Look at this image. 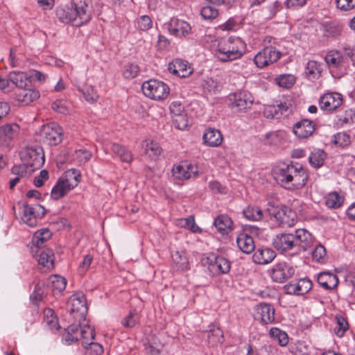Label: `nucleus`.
Returning a JSON list of instances; mask_svg holds the SVG:
<instances>
[{
	"label": "nucleus",
	"instance_id": "c03bdc74",
	"mask_svg": "<svg viewBox=\"0 0 355 355\" xmlns=\"http://www.w3.org/2000/svg\"><path fill=\"white\" fill-rule=\"evenodd\" d=\"M343 197L337 192H331L329 193L326 198V205L331 209H337L343 203Z\"/></svg>",
	"mask_w": 355,
	"mask_h": 355
},
{
	"label": "nucleus",
	"instance_id": "0eeeda50",
	"mask_svg": "<svg viewBox=\"0 0 355 355\" xmlns=\"http://www.w3.org/2000/svg\"><path fill=\"white\" fill-rule=\"evenodd\" d=\"M268 211L282 227H291L297 220L296 213L285 205L271 206Z\"/></svg>",
	"mask_w": 355,
	"mask_h": 355
},
{
	"label": "nucleus",
	"instance_id": "412c9836",
	"mask_svg": "<svg viewBox=\"0 0 355 355\" xmlns=\"http://www.w3.org/2000/svg\"><path fill=\"white\" fill-rule=\"evenodd\" d=\"M275 257V252L268 246L257 245L252 259L255 263L266 265L270 263Z\"/></svg>",
	"mask_w": 355,
	"mask_h": 355
},
{
	"label": "nucleus",
	"instance_id": "de8ad7c7",
	"mask_svg": "<svg viewBox=\"0 0 355 355\" xmlns=\"http://www.w3.org/2000/svg\"><path fill=\"white\" fill-rule=\"evenodd\" d=\"M321 71V64L315 60H309L305 67L306 75L312 78L318 77Z\"/></svg>",
	"mask_w": 355,
	"mask_h": 355
},
{
	"label": "nucleus",
	"instance_id": "09e8293b",
	"mask_svg": "<svg viewBox=\"0 0 355 355\" xmlns=\"http://www.w3.org/2000/svg\"><path fill=\"white\" fill-rule=\"evenodd\" d=\"M312 258L318 263H325L327 260V254L324 245H315L312 252Z\"/></svg>",
	"mask_w": 355,
	"mask_h": 355
},
{
	"label": "nucleus",
	"instance_id": "dca6fc26",
	"mask_svg": "<svg viewBox=\"0 0 355 355\" xmlns=\"http://www.w3.org/2000/svg\"><path fill=\"white\" fill-rule=\"evenodd\" d=\"M20 132L19 126L15 123H5L0 126V144L2 146L9 147L17 138Z\"/></svg>",
	"mask_w": 355,
	"mask_h": 355
},
{
	"label": "nucleus",
	"instance_id": "c756f323",
	"mask_svg": "<svg viewBox=\"0 0 355 355\" xmlns=\"http://www.w3.org/2000/svg\"><path fill=\"white\" fill-rule=\"evenodd\" d=\"M214 225L222 234H227L232 230L233 222L227 215H220L214 220Z\"/></svg>",
	"mask_w": 355,
	"mask_h": 355
},
{
	"label": "nucleus",
	"instance_id": "f704fd0d",
	"mask_svg": "<svg viewBox=\"0 0 355 355\" xmlns=\"http://www.w3.org/2000/svg\"><path fill=\"white\" fill-rule=\"evenodd\" d=\"M43 324L51 331H56L60 328L58 320L51 309H46L44 311Z\"/></svg>",
	"mask_w": 355,
	"mask_h": 355
},
{
	"label": "nucleus",
	"instance_id": "4be33fe9",
	"mask_svg": "<svg viewBox=\"0 0 355 355\" xmlns=\"http://www.w3.org/2000/svg\"><path fill=\"white\" fill-rule=\"evenodd\" d=\"M168 69L171 73L181 78L188 77L192 73L191 67L188 62L181 59L173 60L169 63Z\"/></svg>",
	"mask_w": 355,
	"mask_h": 355
},
{
	"label": "nucleus",
	"instance_id": "ddd939ff",
	"mask_svg": "<svg viewBox=\"0 0 355 355\" xmlns=\"http://www.w3.org/2000/svg\"><path fill=\"white\" fill-rule=\"evenodd\" d=\"M46 213L43 206L39 204L33 205L26 204L23 207L22 221L30 227L37 225V218H42Z\"/></svg>",
	"mask_w": 355,
	"mask_h": 355
},
{
	"label": "nucleus",
	"instance_id": "bf43d9fd",
	"mask_svg": "<svg viewBox=\"0 0 355 355\" xmlns=\"http://www.w3.org/2000/svg\"><path fill=\"white\" fill-rule=\"evenodd\" d=\"M290 352L293 355H308V348L304 342L297 341L290 347Z\"/></svg>",
	"mask_w": 355,
	"mask_h": 355
},
{
	"label": "nucleus",
	"instance_id": "052dcab7",
	"mask_svg": "<svg viewBox=\"0 0 355 355\" xmlns=\"http://www.w3.org/2000/svg\"><path fill=\"white\" fill-rule=\"evenodd\" d=\"M44 286V283L39 282L35 285L33 293L31 295L30 299L33 303H37L41 301L44 295L42 287Z\"/></svg>",
	"mask_w": 355,
	"mask_h": 355
},
{
	"label": "nucleus",
	"instance_id": "69168bd1",
	"mask_svg": "<svg viewBox=\"0 0 355 355\" xmlns=\"http://www.w3.org/2000/svg\"><path fill=\"white\" fill-rule=\"evenodd\" d=\"M335 144L342 148L348 146L350 143V137L345 132H339L335 135Z\"/></svg>",
	"mask_w": 355,
	"mask_h": 355
},
{
	"label": "nucleus",
	"instance_id": "5701e85b",
	"mask_svg": "<svg viewBox=\"0 0 355 355\" xmlns=\"http://www.w3.org/2000/svg\"><path fill=\"white\" fill-rule=\"evenodd\" d=\"M315 125L309 119H303L296 123L293 127V133L300 139H306L313 133Z\"/></svg>",
	"mask_w": 355,
	"mask_h": 355
},
{
	"label": "nucleus",
	"instance_id": "9b49d317",
	"mask_svg": "<svg viewBox=\"0 0 355 355\" xmlns=\"http://www.w3.org/2000/svg\"><path fill=\"white\" fill-rule=\"evenodd\" d=\"M282 53L273 46H267L259 51L254 58V62L259 68H263L277 62Z\"/></svg>",
	"mask_w": 355,
	"mask_h": 355
},
{
	"label": "nucleus",
	"instance_id": "6e6d98bb",
	"mask_svg": "<svg viewBox=\"0 0 355 355\" xmlns=\"http://www.w3.org/2000/svg\"><path fill=\"white\" fill-rule=\"evenodd\" d=\"M182 227L191 230L192 232H199L201 229L196 224L195 219L193 216H190L186 218H182L179 223Z\"/></svg>",
	"mask_w": 355,
	"mask_h": 355
},
{
	"label": "nucleus",
	"instance_id": "37998d69",
	"mask_svg": "<svg viewBox=\"0 0 355 355\" xmlns=\"http://www.w3.org/2000/svg\"><path fill=\"white\" fill-rule=\"evenodd\" d=\"M52 236L51 232L47 228L37 230L33 236V244H40L48 241Z\"/></svg>",
	"mask_w": 355,
	"mask_h": 355
},
{
	"label": "nucleus",
	"instance_id": "680f3d73",
	"mask_svg": "<svg viewBox=\"0 0 355 355\" xmlns=\"http://www.w3.org/2000/svg\"><path fill=\"white\" fill-rule=\"evenodd\" d=\"M52 109L60 114H67L69 113V109L67 101L62 99H58L52 103Z\"/></svg>",
	"mask_w": 355,
	"mask_h": 355
},
{
	"label": "nucleus",
	"instance_id": "cd10ccee",
	"mask_svg": "<svg viewBox=\"0 0 355 355\" xmlns=\"http://www.w3.org/2000/svg\"><path fill=\"white\" fill-rule=\"evenodd\" d=\"M11 173L15 175L9 182L10 189H12L21 178L31 175V171H28L26 166L15 165L11 168Z\"/></svg>",
	"mask_w": 355,
	"mask_h": 355
},
{
	"label": "nucleus",
	"instance_id": "7ed1b4c3",
	"mask_svg": "<svg viewBox=\"0 0 355 355\" xmlns=\"http://www.w3.org/2000/svg\"><path fill=\"white\" fill-rule=\"evenodd\" d=\"M202 266L206 268L207 273L212 277L227 274L231 268V263L226 258L216 256L214 253L202 254L200 259Z\"/></svg>",
	"mask_w": 355,
	"mask_h": 355
},
{
	"label": "nucleus",
	"instance_id": "f03ea898",
	"mask_svg": "<svg viewBox=\"0 0 355 355\" xmlns=\"http://www.w3.org/2000/svg\"><path fill=\"white\" fill-rule=\"evenodd\" d=\"M245 44L236 37L222 38L218 42L216 56L225 62L240 58L245 53Z\"/></svg>",
	"mask_w": 355,
	"mask_h": 355
},
{
	"label": "nucleus",
	"instance_id": "0e129e2a",
	"mask_svg": "<svg viewBox=\"0 0 355 355\" xmlns=\"http://www.w3.org/2000/svg\"><path fill=\"white\" fill-rule=\"evenodd\" d=\"M82 93L85 99L90 103L96 102L98 98V95L92 86L87 87L85 89L82 90Z\"/></svg>",
	"mask_w": 355,
	"mask_h": 355
},
{
	"label": "nucleus",
	"instance_id": "4468645a",
	"mask_svg": "<svg viewBox=\"0 0 355 355\" xmlns=\"http://www.w3.org/2000/svg\"><path fill=\"white\" fill-rule=\"evenodd\" d=\"M293 266L286 262H279L275 264L270 270V275L273 282L283 283L291 278L295 274Z\"/></svg>",
	"mask_w": 355,
	"mask_h": 355
},
{
	"label": "nucleus",
	"instance_id": "c85d7f7f",
	"mask_svg": "<svg viewBox=\"0 0 355 355\" xmlns=\"http://www.w3.org/2000/svg\"><path fill=\"white\" fill-rule=\"evenodd\" d=\"M203 140L209 146H218L223 141L220 132L214 128H208L203 135Z\"/></svg>",
	"mask_w": 355,
	"mask_h": 355
},
{
	"label": "nucleus",
	"instance_id": "338daca9",
	"mask_svg": "<svg viewBox=\"0 0 355 355\" xmlns=\"http://www.w3.org/2000/svg\"><path fill=\"white\" fill-rule=\"evenodd\" d=\"M200 14L204 19H211L218 16V12L214 7L207 6L201 9Z\"/></svg>",
	"mask_w": 355,
	"mask_h": 355
},
{
	"label": "nucleus",
	"instance_id": "b1692460",
	"mask_svg": "<svg viewBox=\"0 0 355 355\" xmlns=\"http://www.w3.org/2000/svg\"><path fill=\"white\" fill-rule=\"evenodd\" d=\"M39 97V92L32 89L31 85L30 87H22L16 92L17 100L24 105H28L38 99Z\"/></svg>",
	"mask_w": 355,
	"mask_h": 355
},
{
	"label": "nucleus",
	"instance_id": "c9c22d12",
	"mask_svg": "<svg viewBox=\"0 0 355 355\" xmlns=\"http://www.w3.org/2000/svg\"><path fill=\"white\" fill-rule=\"evenodd\" d=\"M145 154L151 160H156L162 153V148L159 144L153 141H146L144 144Z\"/></svg>",
	"mask_w": 355,
	"mask_h": 355
},
{
	"label": "nucleus",
	"instance_id": "bb28decb",
	"mask_svg": "<svg viewBox=\"0 0 355 355\" xmlns=\"http://www.w3.org/2000/svg\"><path fill=\"white\" fill-rule=\"evenodd\" d=\"M9 81L14 84L18 89L31 86V80L22 71H13L8 73Z\"/></svg>",
	"mask_w": 355,
	"mask_h": 355
},
{
	"label": "nucleus",
	"instance_id": "f3484780",
	"mask_svg": "<svg viewBox=\"0 0 355 355\" xmlns=\"http://www.w3.org/2000/svg\"><path fill=\"white\" fill-rule=\"evenodd\" d=\"M165 26L171 35L178 37L187 36L191 30L189 23L175 17H172Z\"/></svg>",
	"mask_w": 355,
	"mask_h": 355
},
{
	"label": "nucleus",
	"instance_id": "39448f33",
	"mask_svg": "<svg viewBox=\"0 0 355 355\" xmlns=\"http://www.w3.org/2000/svg\"><path fill=\"white\" fill-rule=\"evenodd\" d=\"M67 309L75 321L85 320L87 306L85 295L81 293L72 295L67 302Z\"/></svg>",
	"mask_w": 355,
	"mask_h": 355
},
{
	"label": "nucleus",
	"instance_id": "6ab92c4d",
	"mask_svg": "<svg viewBox=\"0 0 355 355\" xmlns=\"http://www.w3.org/2000/svg\"><path fill=\"white\" fill-rule=\"evenodd\" d=\"M343 101V96L340 93L328 92L320 98L319 105L322 110L333 111L342 105Z\"/></svg>",
	"mask_w": 355,
	"mask_h": 355
},
{
	"label": "nucleus",
	"instance_id": "e433bc0d",
	"mask_svg": "<svg viewBox=\"0 0 355 355\" xmlns=\"http://www.w3.org/2000/svg\"><path fill=\"white\" fill-rule=\"evenodd\" d=\"M72 189L71 188H68L67 184L59 178L51 190V198L55 200H59Z\"/></svg>",
	"mask_w": 355,
	"mask_h": 355
},
{
	"label": "nucleus",
	"instance_id": "2f4dec72",
	"mask_svg": "<svg viewBox=\"0 0 355 355\" xmlns=\"http://www.w3.org/2000/svg\"><path fill=\"white\" fill-rule=\"evenodd\" d=\"M324 61L329 68L332 70L340 68L343 63V57L337 51H329L324 57Z\"/></svg>",
	"mask_w": 355,
	"mask_h": 355
},
{
	"label": "nucleus",
	"instance_id": "aec40b11",
	"mask_svg": "<svg viewBox=\"0 0 355 355\" xmlns=\"http://www.w3.org/2000/svg\"><path fill=\"white\" fill-rule=\"evenodd\" d=\"M171 172L173 177L180 180H188L196 176L198 173L197 166L187 162L174 165Z\"/></svg>",
	"mask_w": 355,
	"mask_h": 355
},
{
	"label": "nucleus",
	"instance_id": "f257e3e1",
	"mask_svg": "<svg viewBox=\"0 0 355 355\" xmlns=\"http://www.w3.org/2000/svg\"><path fill=\"white\" fill-rule=\"evenodd\" d=\"M308 178L306 169L297 163L283 164L275 171V179L278 183L291 191L303 188L306 184Z\"/></svg>",
	"mask_w": 355,
	"mask_h": 355
},
{
	"label": "nucleus",
	"instance_id": "49530a36",
	"mask_svg": "<svg viewBox=\"0 0 355 355\" xmlns=\"http://www.w3.org/2000/svg\"><path fill=\"white\" fill-rule=\"evenodd\" d=\"M293 236H295V243L296 244L298 242L310 244L313 241L311 234L305 229H299L296 230Z\"/></svg>",
	"mask_w": 355,
	"mask_h": 355
},
{
	"label": "nucleus",
	"instance_id": "423d86ee",
	"mask_svg": "<svg viewBox=\"0 0 355 355\" xmlns=\"http://www.w3.org/2000/svg\"><path fill=\"white\" fill-rule=\"evenodd\" d=\"M141 89L146 96L154 100L163 99L169 93L168 85L164 82L155 79H150L144 82Z\"/></svg>",
	"mask_w": 355,
	"mask_h": 355
},
{
	"label": "nucleus",
	"instance_id": "4d7b16f0",
	"mask_svg": "<svg viewBox=\"0 0 355 355\" xmlns=\"http://www.w3.org/2000/svg\"><path fill=\"white\" fill-rule=\"evenodd\" d=\"M139 71V67L135 63H128L125 65L123 75L124 78L132 79L135 78Z\"/></svg>",
	"mask_w": 355,
	"mask_h": 355
},
{
	"label": "nucleus",
	"instance_id": "72a5a7b5",
	"mask_svg": "<svg viewBox=\"0 0 355 355\" xmlns=\"http://www.w3.org/2000/svg\"><path fill=\"white\" fill-rule=\"evenodd\" d=\"M171 258L180 270H187L189 269V260L184 250L182 249L172 250Z\"/></svg>",
	"mask_w": 355,
	"mask_h": 355
},
{
	"label": "nucleus",
	"instance_id": "ea45409f",
	"mask_svg": "<svg viewBox=\"0 0 355 355\" xmlns=\"http://www.w3.org/2000/svg\"><path fill=\"white\" fill-rule=\"evenodd\" d=\"M269 335L271 338L277 340L282 347H285L288 343L289 339L287 333L279 328L272 327L269 331Z\"/></svg>",
	"mask_w": 355,
	"mask_h": 355
},
{
	"label": "nucleus",
	"instance_id": "20e7f679",
	"mask_svg": "<svg viewBox=\"0 0 355 355\" xmlns=\"http://www.w3.org/2000/svg\"><path fill=\"white\" fill-rule=\"evenodd\" d=\"M21 159L24 161L21 166H26L31 173L40 168L44 163V153L42 148L38 145L28 146L21 153Z\"/></svg>",
	"mask_w": 355,
	"mask_h": 355
},
{
	"label": "nucleus",
	"instance_id": "58836bf2",
	"mask_svg": "<svg viewBox=\"0 0 355 355\" xmlns=\"http://www.w3.org/2000/svg\"><path fill=\"white\" fill-rule=\"evenodd\" d=\"M326 157L327 155L324 150L320 149H315L310 154L309 157V161L311 166L318 168L323 165Z\"/></svg>",
	"mask_w": 355,
	"mask_h": 355
},
{
	"label": "nucleus",
	"instance_id": "4c0bfd02",
	"mask_svg": "<svg viewBox=\"0 0 355 355\" xmlns=\"http://www.w3.org/2000/svg\"><path fill=\"white\" fill-rule=\"evenodd\" d=\"M207 337L209 343L212 345L222 343L224 340L223 331L215 324L209 326Z\"/></svg>",
	"mask_w": 355,
	"mask_h": 355
},
{
	"label": "nucleus",
	"instance_id": "6e6552de",
	"mask_svg": "<svg viewBox=\"0 0 355 355\" xmlns=\"http://www.w3.org/2000/svg\"><path fill=\"white\" fill-rule=\"evenodd\" d=\"M71 5L76 16V24L81 26L91 20L93 12L92 0H72Z\"/></svg>",
	"mask_w": 355,
	"mask_h": 355
},
{
	"label": "nucleus",
	"instance_id": "a19ab883",
	"mask_svg": "<svg viewBox=\"0 0 355 355\" xmlns=\"http://www.w3.org/2000/svg\"><path fill=\"white\" fill-rule=\"evenodd\" d=\"M113 153L119 156L123 162L130 163L132 160V155L130 151L125 148L123 146L113 144L112 146Z\"/></svg>",
	"mask_w": 355,
	"mask_h": 355
},
{
	"label": "nucleus",
	"instance_id": "2eb2a0df",
	"mask_svg": "<svg viewBox=\"0 0 355 355\" xmlns=\"http://www.w3.org/2000/svg\"><path fill=\"white\" fill-rule=\"evenodd\" d=\"M254 318L262 324H269L275 322V309L268 303H259L254 306Z\"/></svg>",
	"mask_w": 355,
	"mask_h": 355
},
{
	"label": "nucleus",
	"instance_id": "3c124183",
	"mask_svg": "<svg viewBox=\"0 0 355 355\" xmlns=\"http://www.w3.org/2000/svg\"><path fill=\"white\" fill-rule=\"evenodd\" d=\"M336 325L334 327V333L338 337H342L348 329L349 325L345 318L342 316L336 317Z\"/></svg>",
	"mask_w": 355,
	"mask_h": 355
},
{
	"label": "nucleus",
	"instance_id": "a211bd4d",
	"mask_svg": "<svg viewBox=\"0 0 355 355\" xmlns=\"http://www.w3.org/2000/svg\"><path fill=\"white\" fill-rule=\"evenodd\" d=\"M313 284L309 278H302L296 282H291L284 286L285 293L293 295H303L312 288Z\"/></svg>",
	"mask_w": 355,
	"mask_h": 355
},
{
	"label": "nucleus",
	"instance_id": "e2e57ef3",
	"mask_svg": "<svg viewBox=\"0 0 355 355\" xmlns=\"http://www.w3.org/2000/svg\"><path fill=\"white\" fill-rule=\"evenodd\" d=\"M272 244H295V236L293 234H278Z\"/></svg>",
	"mask_w": 355,
	"mask_h": 355
},
{
	"label": "nucleus",
	"instance_id": "473e14b6",
	"mask_svg": "<svg viewBox=\"0 0 355 355\" xmlns=\"http://www.w3.org/2000/svg\"><path fill=\"white\" fill-rule=\"evenodd\" d=\"M60 179L67 184L68 188L73 189L80 182V173L77 169L71 168L67 171Z\"/></svg>",
	"mask_w": 355,
	"mask_h": 355
},
{
	"label": "nucleus",
	"instance_id": "79ce46f5",
	"mask_svg": "<svg viewBox=\"0 0 355 355\" xmlns=\"http://www.w3.org/2000/svg\"><path fill=\"white\" fill-rule=\"evenodd\" d=\"M243 215L248 220L258 221L263 218V214L259 207L248 206L243 210Z\"/></svg>",
	"mask_w": 355,
	"mask_h": 355
},
{
	"label": "nucleus",
	"instance_id": "1a4fd4ad",
	"mask_svg": "<svg viewBox=\"0 0 355 355\" xmlns=\"http://www.w3.org/2000/svg\"><path fill=\"white\" fill-rule=\"evenodd\" d=\"M40 134L43 141L51 146H56L63 139V130L55 123L44 125Z\"/></svg>",
	"mask_w": 355,
	"mask_h": 355
},
{
	"label": "nucleus",
	"instance_id": "a18cd8bd",
	"mask_svg": "<svg viewBox=\"0 0 355 355\" xmlns=\"http://www.w3.org/2000/svg\"><path fill=\"white\" fill-rule=\"evenodd\" d=\"M139 320V315L136 310H132L128 315L121 320V324L125 328H132Z\"/></svg>",
	"mask_w": 355,
	"mask_h": 355
},
{
	"label": "nucleus",
	"instance_id": "8fccbe9b",
	"mask_svg": "<svg viewBox=\"0 0 355 355\" xmlns=\"http://www.w3.org/2000/svg\"><path fill=\"white\" fill-rule=\"evenodd\" d=\"M276 83L283 88H291L295 82V78L291 74L279 75L275 78Z\"/></svg>",
	"mask_w": 355,
	"mask_h": 355
},
{
	"label": "nucleus",
	"instance_id": "13d9d810",
	"mask_svg": "<svg viewBox=\"0 0 355 355\" xmlns=\"http://www.w3.org/2000/svg\"><path fill=\"white\" fill-rule=\"evenodd\" d=\"M341 125H352L355 123V109L346 110L344 115L339 118Z\"/></svg>",
	"mask_w": 355,
	"mask_h": 355
},
{
	"label": "nucleus",
	"instance_id": "a878e982",
	"mask_svg": "<svg viewBox=\"0 0 355 355\" xmlns=\"http://www.w3.org/2000/svg\"><path fill=\"white\" fill-rule=\"evenodd\" d=\"M318 284L327 290H332L337 287L338 278L336 275L330 272H321L318 276Z\"/></svg>",
	"mask_w": 355,
	"mask_h": 355
},
{
	"label": "nucleus",
	"instance_id": "7c9ffc66",
	"mask_svg": "<svg viewBox=\"0 0 355 355\" xmlns=\"http://www.w3.org/2000/svg\"><path fill=\"white\" fill-rule=\"evenodd\" d=\"M66 285L67 281L65 278L57 275H51L46 281L47 287L51 289L54 294L55 292L60 293L63 291L66 288Z\"/></svg>",
	"mask_w": 355,
	"mask_h": 355
},
{
	"label": "nucleus",
	"instance_id": "603ef678",
	"mask_svg": "<svg viewBox=\"0 0 355 355\" xmlns=\"http://www.w3.org/2000/svg\"><path fill=\"white\" fill-rule=\"evenodd\" d=\"M80 334L83 345H86L89 342L94 340L96 334L94 328L89 324H85L81 328Z\"/></svg>",
	"mask_w": 355,
	"mask_h": 355
},
{
	"label": "nucleus",
	"instance_id": "f8f14e48",
	"mask_svg": "<svg viewBox=\"0 0 355 355\" xmlns=\"http://www.w3.org/2000/svg\"><path fill=\"white\" fill-rule=\"evenodd\" d=\"M30 251L40 265L47 268L53 267L54 253L46 245H31Z\"/></svg>",
	"mask_w": 355,
	"mask_h": 355
},
{
	"label": "nucleus",
	"instance_id": "9d476101",
	"mask_svg": "<svg viewBox=\"0 0 355 355\" xmlns=\"http://www.w3.org/2000/svg\"><path fill=\"white\" fill-rule=\"evenodd\" d=\"M230 107L237 112L245 111L251 107L254 97L246 90L239 91L230 95Z\"/></svg>",
	"mask_w": 355,
	"mask_h": 355
},
{
	"label": "nucleus",
	"instance_id": "774afa93",
	"mask_svg": "<svg viewBox=\"0 0 355 355\" xmlns=\"http://www.w3.org/2000/svg\"><path fill=\"white\" fill-rule=\"evenodd\" d=\"M173 123L179 130H184L188 126V119L184 114L173 116Z\"/></svg>",
	"mask_w": 355,
	"mask_h": 355
},
{
	"label": "nucleus",
	"instance_id": "393cba45",
	"mask_svg": "<svg viewBox=\"0 0 355 355\" xmlns=\"http://www.w3.org/2000/svg\"><path fill=\"white\" fill-rule=\"evenodd\" d=\"M56 17L60 21L64 24H71L74 26H80V24H76L75 20L76 16L75 15L74 10L67 6H60L56 8Z\"/></svg>",
	"mask_w": 355,
	"mask_h": 355
},
{
	"label": "nucleus",
	"instance_id": "864d4df0",
	"mask_svg": "<svg viewBox=\"0 0 355 355\" xmlns=\"http://www.w3.org/2000/svg\"><path fill=\"white\" fill-rule=\"evenodd\" d=\"M92 153L86 149H79L74 151L73 159L78 164H82L87 162L92 157Z\"/></svg>",
	"mask_w": 355,
	"mask_h": 355
},
{
	"label": "nucleus",
	"instance_id": "5fc2aeb1",
	"mask_svg": "<svg viewBox=\"0 0 355 355\" xmlns=\"http://www.w3.org/2000/svg\"><path fill=\"white\" fill-rule=\"evenodd\" d=\"M83 346L85 349V355H101L103 352V346L93 340Z\"/></svg>",
	"mask_w": 355,
	"mask_h": 355
}]
</instances>
